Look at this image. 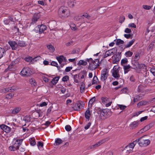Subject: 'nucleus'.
Instances as JSON below:
<instances>
[{
    "label": "nucleus",
    "mask_w": 155,
    "mask_h": 155,
    "mask_svg": "<svg viewBox=\"0 0 155 155\" xmlns=\"http://www.w3.org/2000/svg\"><path fill=\"white\" fill-rule=\"evenodd\" d=\"M101 99L103 104L107 103V102L108 101L109 99L108 98L102 97L101 98Z\"/></svg>",
    "instance_id": "45"
},
{
    "label": "nucleus",
    "mask_w": 155,
    "mask_h": 155,
    "mask_svg": "<svg viewBox=\"0 0 155 155\" xmlns=\"http://www.w3.org/2000/svg\"><path fill=\"white\" fill-rule=\"evenodd\" d=\"M105 140H101L100 141L96 143L95 144V145L97 147H98V146H100V145H101V144L105 142Z\"/></svg>",
    "instance_id": "43"
},
{
    "label": "nucleus",
    "mask_w": 155,
    "mask_h": 155,
    "mask_svg": "<svg viewBox=\"0 0 155 155\" xmlns=\"http://www.w3.org/2000/svg\"><path fill=\"white\" fill-rule=\"evenodd\" d=\"M113 50L114 51L115 50L117 52V49L116 48H114L106 51L105 52L106 55L109 56L114 54V52L113 51Z\"/></svg>",
    "instance_id": "14"
},
{
    "label": "nucleus",
    "mask_w": 155,
    "mask_h": 155,
    "mask_svg": "<svg viewBox=\"0 0 155 155\" xmlns=\"http://www.w3.org/2000/svg\"><path fill=\"white\" fill-rule=\"evenodd\" d=\"M47 48L51 52H53L54 51V46L51 45H47Z\"/></svg>",
    "instance_id": "31"
},
{
    "label": "nucleus",
    "mask_w": 155,
    "mask_h": 155,
    "mask_svg": "<svg viewBox=\"0 0 155 155\" xmlns=\"http://www.w3.org/2000/svg\"><path fill=\"white\" fill-rule=\"evenodd\" d=\"M87 61H84L83 60H80L79 61V62L78 63V65L80 66L81 65H86L87 64Z\"/></svg>",
    "instance_id": "26"
},
{
    "label": "nucleus",
    "mask_w": 155,
    "mask_h": 155,
    "mask_svg": "<svg viewBox=\"0 0 155 155\" xmlns=\"http://www.w3.org/2000/svg\"><path fill=\"white\" fill-rule=\"evenodd\" d=\"M51 65L52 66H56L57 68L58 67V66H57L58 65L57 63L55 61H53L51 63Z\"/></svg>",
    "instance_id": "57"
},
{
    "label": "nucleus",
    "mask_w": 155,
    "mask_h": 155,
    "mask_svg": "<svg viewBox=\"0 0 155 155\" xmlns=\"http://www.w3.org/2000/svg\"><path fill=\"white\" fill-rule=\"evenodd\" d=\"M86 61H87L89 64L88 67V69L91 70H93L96 68L97 67L99 66L100 63L99 59H95L94 60H93L92 58L89 59L87 58Z\"/></svg>",
    "instance_id": "1"
},
{
    "label": "nucleus",
    "mask_w": 155,
    "mask_h": 155,
    "mask_svg": "<svg viewBox=\"0 0 155 155\" xmlns=\"http://www.w3.org/2000/svg\"><path fill=\"white\" fill-rule=\"evenodd\" d=\"M17 44L18 47L19 46L21 48L25 47L27 45V44L24 41H18Z\"/></svg>",
    "instance_id": "18"
},
{
    "label": "nucleus",
    "mask_w": 155,
    "mask_h": 155,
    "mask_svg": "<svg viewBox=\"0 0 155 155\" xmlns=\"http://www.w3.org/2000/svg\"><path fill=\"white\" fill-rule=\"evenodd\" d=\"M143 8L144 9L146 10H149L151 8V7L146 5H143Z\"/></svg>",
    "instance_id": "54"
},
{
    "label": "nucleus",
    "mask_w": 155,
    "mask_h": 155,
    "mask_svg": "<svg viewBox=\"0 0 155 155\" xmlns=\"http://www.w3.org/2000/svg\"><path fill=\"white\" fill-rule=\"evenodd\" d=\"M109 110L107 109L102 110L101 109L100 111V119L102 120H104L105 118L104 117L109 115L108 113H109Z\"/></svg>",
    "instance_id": "4"
},
{
    "label": "nucleus",
    "mask_w": 155,
    "mask_h": 155,
    "mask_svg": "<svg viewBox=\"0 0 155 155\" xmlns=\"http://www.w3.org/2000/svg\"><path fill=\"white\" fill-rule=\"evenodd\" d=\"M135 41L134 39H133L130 41L126 45L125 48H127L131 46L134 43Z\"/></svg>",
    "instance_id": "35"
},
{
    "label": "nucleus",
    "mask_w": 155,
    "mask_h": 155,
    "mask_svg": "<svg viewBox=\"0 0 155 155\" xmlns=\"http://www.w3.org/2000/svg\"><path fill=\"white\" fill-rule=\"evenodd\" d=\"M137 142L136 141V140L134 141L132 143H130L129 144L126 146V149L127 148H130V149L132 150L133 149V148L134 147L135 145L136 144V143Z\"/></svg>",
    "instance_id": "17"
},
{
    "label": "nucleus",
    "mask_w": 155,
    "mask_h": 155,
    "mask_svg": "<svg viewBox=\"0 0 155 155\" xmlns=\"http://www.w3.org/2000/svg\"><path fill=\"white\" fill-rule=\"evenodd\" d=\"M59 78V77H57L54 78L50 82V85H54L56 84L58 82Z\"/></svg>",
    "instance_id": "15"
},
{
    "label": "nucleus",
    "mask_w": 155,
    "mask_h": 155,
    "mask_svg": "<svg viewBox=\"0 0 155 155\" xmlns=\"http://www.w3.org/2000/svg\"><path fill=\"white\" fill-rule=\"evenodd\" d=\"M124 32L127 33H130L131 32V31L130 29L127 28L125 29Z\"/></svg>",
    "instance_id": "59"
},
{
    "label": "nucleus",
    "mask_w": 155,
    "mask_h": 155,
    "mask_svg": "<svg viewBox=\"0 0 155 155\" xmlns=\"http://www.w3.org/2000/svg\"><path fill=\"white\" fill-rule=\"evenodd\" d=\"M58 12L60 16L64 18L68 17L70 15L69 10L64 7L60 8L59 9Z\"/></svg>",
    "instance_id": "2"
},
{
    "label": "nucleus",
    "mask_w": 155,
    "mask_h": 155,
    "mask_svg": "<svg viewBox=\"0 0 155 155\" xmlns=\"http://www.w3.org/2000/svg\"><path fill=\"white\" fill-rule=\"evenodd\" d=\"M30 144L32 146H34L36 144V142L34 138L32 137L29 139Z\"/></svg>",
    "instance_id": "34"
},
{
    "label": "nucleus",
    "mask_w": 155,
    "mask_h": 155,
    "mask_svg": "<svg viewBox=\"0 0 155 155\" xmlns=\"http://www.w3.org/2000/svg\"><path fill=\"white\" fill-rule=\"evenodd\" d=\"M89 109L90 108H88L85 114V117L88 120H89V118L91 116V113Z\"/></svg>",
    "instance_id": "21"
},
{
    "label": "nucleus",
    "mask_w": 155,
    "mask_h": 155,
    "mask_svg": "<svg viewBox=\"0 0 155 155\" xmlns=\"http://www.w3.org/2000/svg\"><path fill=\"white\" fill-rule=\"evenodd\" d=\"M118 107L121 110H123L126 108L127 107L125 106L119 104L118 105Z\"/></svg>",
    "instance_id": "58"
},
{
    "label": "nucleus",
    "mask_w": 155,
    "mask_h": 155,
    "mask_svg": "<svg viewBox=\"0 0 155 155\" xmlns=\"http://www.w3.org/2000/svg\"><path fill=\"white\" fill-rule=\"evenodd\" d=\"M31 120V119L30 116H25L23 118V120H24L25 123L29 122Z\"/></svg>",
    "instance_id": "29"
},
{
    "label": "nucleus",
    "mask_w": 155,
    "mask_h": 155,
    "mask_svg": "<svg viewBox=\"0 0 155 155\" xmlns=\"http://www.w3.org/2000/svg\"><path fill=\"white\" fill-rule=\"evenodd\" d=\"M133 54V52L130 51H128L125 53V55L127 57H130L132 56Z\"/></svg>",
    "instance_id": "44"
},
{
    "label": "nucleus",
    "mask_w": 155,
    "mask_h": 155,
    "mask_svg": "<svg viewBox=\"0 0 155 155\" xmlns=\"http://www.w3.org/2000/svg\"><path fill=\"white\" fill-rule=\"evenodd\" d=\"M8 43L11 47L12 50H15L18 48V45L17 43L15 41H9Z\"/></svg>",
    "instance_id": "10"
},
{
    "label": "nucleus",
    "mask_w": 155,
    "mask_h": 155,
    "mask_svg": "<svg viewBox=\"0 0 155 155\" xmlns=\"http://www.w3.org/2000/svg\"><path fill=\"white\" fill-rule=\"evenodd\" d=\"M108 71L106 68L104 69L101 71V79L102 81H104L108 76Z\"/></svg>",
    "instance_id": "5"
},
{
    "label": "nucleus",
    "mask_w": 155,
    "mask_h": 155,
    "mask_svg": "<svg viewBox=\"0 0 155 155\" xmlns=\"http://www.w3.org/2000/svg\"><path fill=\"white\" fill-rule=\"evenodd\" d=\"M98 80L97 77L96 76H94L92 82V84H97Z\"/></svg>",
    "instance_id": "36"
},
{
    "label": "nucleus",
    "mask_w": 155,
    "mask_h": 155,
    "mask_svg": "<svg viewBox=\"0 0 155 155\" xmlns=\"http://www.w3.org/2000/svg\"><path fill=\"white\" fill-rule=\"evenodd\" d=\"M123 67L124 70V73L125 74L127 73L129 71V69L131 68V67L129 65H125L123 66Z\"/></svg>",
    "instance_id": "22"
},
{
    "label": "nucleus",
    "mask_w": 155,
    "mask_h": 155,
    "mask_svg": "<svg viewBox=\"0 0 155 155\" xmlns=\"http://www.w3.org/2000/svg\"><path fill=\"white\" fill-rule=\"evenodd\" d=\"M155 42H152L150 45L149 46V49L152 50L153 48V47L155 46Z\"/></svg>",
    "instance_id": "47"
},
{
    "label": "nucleus",
    "mask_w": 155,
    "mask_h": 155,
    "mask_svg": "<svg viewBox=\"0 0 155 155\" xmlns=\"http://www.w3.org/2000/svg\"><path fill=\"white\" fill-rule=\"evenodd\" d=\"M132 64L134 66V69H135L136 68H142L143 67H145V65L143 64H139L137 61H132Z\"/></svg>",
    "instance_id": "8"
},
{
    "label": "nucleus",
    "mask_w": 155,
    "mask_h": 155,
    "mask_svg": "<svg viewBox=\"0 0 155 155\" xmlns=\"http://www.w3.org/2000/svg\"><path fill=\"white\" fill-rule=\"evenodd\" d=\"M124 37L125 38H126L127 39H128V38L131 39L132 38V35L130 34H125L124 35Z\"/></svg>",
    "instance_id": "53"
},
{
    "label": "nucleus",
    "mask_w": 155,
    "mask_h": 155,
    "mask_svg": "<svg viewBox=\"0 0 155 155\" xmlns=\"http://www.w3.org/2000/svg\"><path fill=\"white\" fill-rule=\"evenodd\" d=\"M148 102L146 101H141L137 104V106L140 107V106L148 104Z\"/></svg>",
    "instance_id": "27"
},
{
    "label": "nucleus",
    "mask_w": 155,
    "mask_h": 155,
    "mask_svg": "<svg viewBox=\"0 0 155 155\" xmlns=\"http://www.w3.org/2000/svg\"><path fill=\"white\" fill-rule=\"evenodd\" d=\"M18 60L17 59L15 60L12 62L11 64L8 66V69L10 71H14L16 68V64L18 63Z\"/></svg>",
    "instance_id": "7"
},
{
    "label": "nucleus",
    "mask_w": 155,
    "mask_h": 155,
    "mask_svg": "<svg viewBox=\"0 0 155 155\" xmlns=\"http://www.w3.org/2000/svg\"><path fill=\"white\" fill-rule=\"evenodd\" d=\"M73 41H72L69 42H68L66 44V45L67 46H69L71 45H72L73 43Z\"/></svg>",
    "instance_id": "61"
},
{
    "label": "nucleus",
    "mask_w": 155,
    "mask_h": 155,
    "mask_svg": "<svg viewBox=\"0 0 155 155\" xmlns=\"http://www.w3.org/2000/svg\"><path fill=\"white\" fill-rule=\"evenodd\" d=\"M65 129L67 131H69L71 130V128L69 125H67L65 127Z\"/></svg>",
    "instance_id": "55"
},
{
    "label": "nucleus",
    "mask_w": 155,
    "mask_h": 155,
    "mask_svg": "<svg viewBox=\"0 0 155 155\" xmlns=\"http://www.w3.org/2000/svg\"><path fill=\"white\" fill-rule=\"evenodd\" d=\"M80 91L81 93H83L84 92L85 90V84L82 83L81 84L80 87Z\"/></svg>",
    "instance_id": "37"
},
{
    "label": "nucleus",
    "mask_w": 155,
    "mask_h": 155,
    "mask_svg": "<svg viewBox=\"0 0 155 155\" xmlns=\"http://www.w3.org/2000/svg\"><path fill=\"white\" fill-rule=\"evenodd\" d=\"M56 59L58 61L59 64H61L63 61V58L61 57V56L59 57H57Z\"/></svg>",
    "instance_id": "48"
},
{
    "label": "nucleus",
    "mask_w": 155,
    "mask_h": 155,
    "mask_svg": "<svg viewBox=\"0 0 155 155\" xmlns=\"http://www.w3.org/2000/svg\"><path fill=\"white\" fill-rule=\"evenodd\" d=\"M0 127L1 129L6 133H9L11 131V128L5 124H2L0 125Z\"/></svg>",
    "instance_id": "9"
},
{
    "label": "nucleus",
    "mask_w": 155,
    "mask_h": 155,
    "mask_svg": "<svg viewBox=\"0 0 155 155\" xmlns=\"http://www.w3.org/2000/svg\"><path fill=\"white\" fill-rule=\"evenodd\" d=\"M72 69V67H67L65 69V71L66 72H68L70 71Z\"/></svg>",
    "instance_id": "60"
},
{
    "label": "nucleus",
    "mask_w": 155,
    "mask_h": 155,
    "mask_svg": "<svg viewBox=\"0 0 155 155\" xmlns=\"http://www.w3.org/2000/svg\"><path fill=\"white\" fill-rule=\"evenodd\" d=\"M95 99L96 98L95 97H94L91 98L89 101L88 104L89 105H90L91 106L93 103L95 101Z\"/></svg>",
    "instance_id": "40"
},
{
    "label": "nucleus",
    "mask_w": 155,
    "mask_h": 155,
    "mask_svg": "<svg viewBox=\"0 0 155 155\" xmlns=\"http://www.w3.org/2000/svg\"><path fill=\"white\" fill-rule=\"evenodd\" d=\"M105 140H101L100 141L96 143L95 144V145L97 147H98V146H100V145H101V144L105 142Z\"/></svg>",
    "instance_id": "42"
},
{
    "label": "nucleus",
    "mask_w": 155,
    "mask_h": 155,
    "mask_svg": "<svg viewBox=\"0 0 155 155\" xmlns=\"http://www.w3.org/2000/svg\"><path fill=\"white\" fill-rule=\"evenodd\" d=\"M23 140H17L14 142L13 145L18 150L19 149L21 144Z\"/></svg>",
    "instance_id": "11"
},
{
    "label": "nucleus",
    "mask_w": 155,
    "mask_h": 155,
    "mask_svg": "<svg viewBox=\"0 0 155 155\" xmlns=\"http://www.w3.org/2000/svg\"><path fill=\"white\" fill-rule=\"evenodd\" d=\"M5 50L3 48H0V58L5 54Z\"/></svg>",
    "instance_id": "32"
},
{
    "label": "nucleus",
    "mask_w": 155,
    "mask_h": 155,
    "mask_svg": "<svg viewBox=\"0 0 155 155\" xmlns=\"http://www.w3.org/2000/svg\"><path fill=\"white\" fill-rule=\"evenodd\" d=\"M82 103V107H83L84 104H83V102H78L77 103H76L75 106H76L77 108H79V110H80V109L81 108L80 106L81 105V103Z\"/></svg>",
    "instance_id": "38"
},
{
    "label": "nucleus",
    "mask_w": 155,
    "mask_h": 155,
    "mask_svg": "<svg viewBox=\"0 0 155 155\" xmlns=\"http://www.w3.org/2000/svg\"><path fill=\"white\" fill-rule=\"evenodd\" d=\"M135 56L134 57L133 59L135 61H137L140 58V56L138 53H137L134 54Z\"/></svg>",
    "instance_id": "33"
},
{
    "label": "nucleus",
    "mask_w": 155,
    "mask_h": 155,
    "mask_svg": "<svg viewBox=\"0 0 155 155\" xmlns=\"http://www.w3.org/2000/svg\"><path fill=\"white\" fill-rule=\"evenodd\" d=\"M20 74L22 76H30L31 73L29 68L28 67L24 68L21 72Z\"/></svg>",
    "instance_id": "6"
},
{
    "label": "nucleus",
    "mask_w": 155,
    "mask_h": 155,
    "mask_svg": "<svg viewBox=\"0 0 155 155\" xmlns=\"http://www.w3.org/2000/svg\"><path fill=\"white\" fill-rule=\"evenodd\" d=\"M2 91L4 93H6L8 92H12L15 91L14 89L12 88V87L8 88H6L2 89Z\"/></svg>",
    "instance_id": "19"
},
{
    "label": "nucleus",
    "mask_w": 155,
    "mask_h": 155,
    "mask_svg": "<svg viewBox=\"0 0 155 155\" xmlns=\"http://www.w3.org/2000/svg\"><path fill=\"white\" fill-rule=\"evenodd\" d=\"M138 121H135L131 123L130 125V129H133L137 127L138 125Z\"/></svg>",
    "instance_id": "16"
},
{
    "label": "nucleus",
    "mask_w": 155,
    "mask_h": 155,
    "mask_svg": "<svg viewBox=\"0 0 155 155\" xmlns=\"http://www.w3.org/2000/svg\"><path fill=\"white\" fill-rule=\"evenodd\" d=\"M145 90V87L141 84H140L138 87V91L139 92H142Z\"/></svg>",
    "instance_id": "28"
},
{
    "label": "nucleus",
    "mask_w": 155,
    "mask_h": 155,
    "mask_svg": "<svg viewBox=\"0 0 155 155\" xmlns=\"http://www.w3.org/2000/svg\"><path fill=\"white\" fill-rule=\"evenodd\" d=\"M127 89L126 88H125L122 89L121 91V93H125L127 92Z\"/></svg>",
    "instance_id": "64"
},
{
    "label": "nucleus",
    "mask_w": 155,
    "mask_h": 155,
    "mask_svg": "<svg viewBox=\"0 0 155 155\" xmlns=\"http://www.w3.org/2000/svg\"><path fill=\"white\" fill-rule=\"evenodd\" d=\"M40 14L39 13L35 14L32 19V24L35 23L40 18Z\"/></svg>",
    "instance_id": "12"
},
{
    "label": "nucleus",
    "mask_w": 155,
    "mask_h": 155,
    "mask_svg": "<svg viewBox=\"0 0 155 155\" xmlns=\"http://www.w3.org/2000/svg\"><path fill=\"white\" fill-rule=\"evenodd\" d=\"M91 122H89L84 127V128L85 130H87L88 129V128L90 127L91 125Z\"/></svg>",
    "instance_id": "63"
},
{
    "label": "nucleus",
    "mask_w": 155,
    "mask_h": 155,
    "mask_svg": "<svg viewBox=\"0 0 155 155\" xmlns=\"http://www.w3.org/2000/svg\"><path fill=\"white\" fill-rule=\"evenodd\" d=\"M125 19V18L124 16H122L120 17L119 19V22L120 23H122L124 22Z\"/></svg>",
    "instance_id": "52"
},
{
    "label": "nucleus",
    "mask_w": 155,
    "mask_h": 155,
    "mask_svg": "<svg viewBox=\"0 0 155 155\" xmlns=\"http://www.w3.org/2000/svg\"><path fill=\"white\" fill-rule=\"evenodd\" d=\"M21 108L20 107H18L14 108L12 110V113L13 114H16L18 113L21 110Z\"/></svg>",
    "instance_id": "23"
},
{
    "label": "nucleus",
    "mask_w": 155,
    "mask_h": 155,
    "mask_svg": "<svg viewBox=\"0 0 155 155\" xmlns=\"http://www.w3.org/2000/svg\"><path fill=\"white\" fill-rule=\"evenodd\" d=\"M119 71H112V76L114 78L118 79L120 77V75L119 73Z\"/></svg>",
    "instance_id": "20"
},
{
    "label": "nucleus",
    "mask_w": 155,
    "mask_h": 155,
    "mask_svg": "<svg viewBox=\"0 0 155 155\" xmlns=\"http://www.w3.org/2000/svg\"><path fill=\"white\" fill-rule=\"evenodd\" d=\"M46 26L43 25H41L40 26L38 25V28H36L37 29H39L40 34L44 32V31L46 30Z\"/></svg>",
    "instance_id": "13"
},
{
    "label": "nucleus",
    "mask_w": 155,
    "mask_h": 155,
    "mask_svg": "<svg viewBox=\"0 0 155 155\" xmlns=\"http://www.w3.org/2000/svg\"><path fill=\"white\" fill-rule=\"evenodd\" d=\"M63 142L62 140L60 138H58L55 140V143L54 144V146H58L61 144Z\"/></svg>",
    "instance_id": "24"
},
{
    "label": "nucleus",
    "mask_w": 155,
    "mask_h": 155,
    "mask_svg": "<svg viewBox=\"0 0 155 155\" xmlns=\"http://www.w3.org/2000/svg\"><path fill=\"white\" fill-rule=\"evenodd\" d=\"M14 96V94L10 93L6 95V98L7 99H11Z\"/></svg>",
    "instance_id": "56"
},
{
    "label": "nucleus",
    "mask_w": 155,
    "mask_h": 155,
    "mask_svg": "<svg viewBox=\"0 0 155 155\" xmlns=\"http://www.w3.org/2000/svg\"><path fill=\"white\" fill-rule=\"evenodd\" d=\"M9 149L11 151H15V150H18L13 145L12 146H9Z\"/></svg>",
    "instance_id": "46"
},
{
    "label": "nucleus",
    "mask_w": 155,
    "mask_h": 155,
    "mask_svg": "<svg viewBox=\"0 0 155 155\" xmlns=\"http://www.w3.org/2000/svg\"><path fill=\"white\" fill-rule=\"evenodd\" d=\"M37 146L38 147H43V144L42 142L40 141H39L38 142V143H37Z\"/></svg>",
    "instance_id": "62"
},
{
    "label": "nucleus",
    "mask_w": 155,
    "mask_h": 155,
    "mask_svg": "<svg viewBox=\"0 0 155 155\" xmlns=\"http://www.w3.org/2000/svg\"><path fill=\"white\" fill-rule=\"evenodd\" d=\"M128 61V60L127 58H125L124 59H123L121 60V65L122 66H124V65H125L127 63Z\"/></svg>",
    "instance_id": "30"
},
{
    "label": "nucleus",
    "mask_w": 155,
    "mask_h": 155,
    "mask_svg": "<svg viewBox=\"0 0 155 155\" xmlns=\"http://www.w3.org/2000/svg\"><path fill=\"white\" fill-rule=\"evenodd\" d=\"M128 27L129 28H136V26L134 23H132L128 25Z\"/></svg>",
    "instance_id": "50"
},
{
    "label": "nucleus",
    "mask_w": 155,
    "mask_h": 155,
    "mask_svg": "<svg viewBox=\"0 0 155 155\" xmlns=\"http://www.w3.org/2000/svg\"><path fill=\"white\" fill-rule=\"evenodd\" d=\"M74 0H68V5L70 7H73L74 5Z\"/></svg>",
    "instance_id": "25"
},
{
    "label": "nucleus",
    "mask_w": 155,
    "mask_h": 155,
    "mask_svg": "<svg viewBox=\"0 0 155 155\" xmlns=\"http://www.w3.org/2000/svg\"><path fill=\"white\" fill-rule=\"evenodd\" d=\"M12 22V18H9L7 19H6L4 21V22L5 24L6 25H8L9 24V23L10 22Z\"/></svg>",
    "instance_id": "39"
},
{
    "label": "nucleus",
    "mask_w": 155,
    "mask_h": 155,
    "mask_svg": "<svg viewBox=\"0 0 155 155\" xmlns=\"http://www.w3.org/2000/svg\"><path fill=\"white\" fill-rule=\"evenodd\" d=\"M84 71H82L80 73H79L78 74V77H80V78L82 79L84 78Z\"/></svg>",
    "instance_id": "49"
},
{
    "label": "nucleus",
    "mask_w": 155,
    "mask_h": 155,
    "mask_svg": "<svg viewBox=\"0 0 155 155\" xmlns=\"http://www.w3.org/2000/svg\"><path fill=\"white\" fill-rule=\"evenodd\" d=\"M69 79V77L66 75L64 77L62 78V81L64 82L67 81Z\"/></svg>",
    "instance_id": "51"
},
{
    "label": "nucleus",
    "mask_w": 155,
    "mask_h": 155,
    "mask_svg": "<svg viewBox=\"0 0 155 155\" xmlns=\"http://www.w3.org/2000/svg\"><path fill=\"white\" fill-rule=\"evenodd\" d=\"M143 137H142L136 140V141L140 147H146L150 143V141L148 139H144Z\"/></svg>",
    "instance_id": "3"
},
{
    "label": "nucleus",
    "mask_w": 155,
    "mask_h": 155,
    "mask_svg": "<svg viewBox=\"0 0 155 155\" xmlns=\"http://www.w3.org/2000/svg\"><path fill=\"white\" fill-rule=\"evenodd\" d=\"M124 42L123 41L120 39H117V40L116 44L117 45H119L120 44H123L124 43Z\"/></svg>",
    "instance_id": "41"
}]
</instances>
